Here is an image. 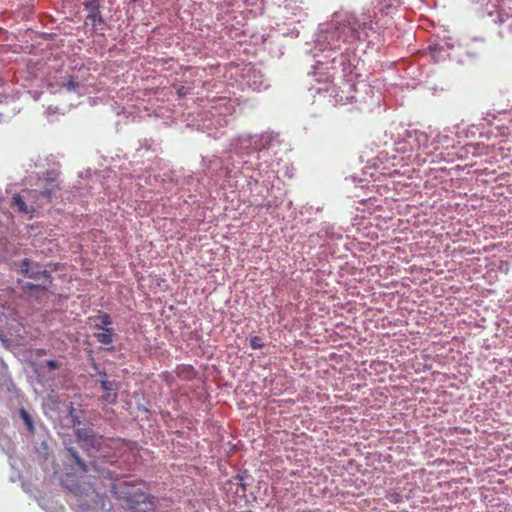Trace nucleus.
Instances as JSON below:
<instances>
[{"label":"nucleus","mask_w":512,"mask_h":512,"mask_svg":"<svg viewBox=\"0 0 512 512\" xmlns=\"http://www.w3.org/2000/svg\"><path fill=\"white\" fill-rule=\"evenodd\" d=\"M69 455L71 456V458L74 460V462L77 464V466L83 471V472H87V466L86 464L83 462V460L80 458L79 454L77 453V451L70 447L67 449Z\"/></svg>","instance_id":"obj_11"},{"label":"nucleus","mask_w":512,"mask_h":512,"mask_svg":"<svg viewBox=\"0 0 512 512\" xmlns=\"http://www.w3.org/2000/svg\"><path fill=\"white\" fill-rule=\"evenodd\" d=\"M46 365L50 370H56L59 368V364L55 360H47Z\"/></svg>","instance_id":"obj_15"},{"label":"nucleus","mask_w":512,"mask_h":512,"mask_svg":"<svg viewBox=\"0 0 512 512\" xmlns=\"http://www.w3.org/2000/svg\"><path fill=\"white\" fill-rule=\"evenodd\" d=\"M101 388L104 394L101 396V401L104 404H115L118 399L119 384L116 381L101 380Z\"/></svg>","instance_id":"obj_6"},{"label":"nucleus","mask_w":512,"mask_h":512,"mask_svg":"<svg viewBox=\"0 0 512 512\" xmlns=\"http://www.w3.org/2000/svg\"><path fill=\"white\" fill-rule=\"evenodd\" d=\"M115 493L126 499L130 509L135 512H150L151 503L149 502V496L141 490L126 481L114 485Z\"/></svg>","instance_id":"obj_2"},{"label":"nucleus","mask_w":512,"mask_h":512,"mask_svg":"<svg viewBox=\"0 0 512 512\" xmlns=\"http://www.w3.org/2000/svg\"><path fill=\"white\" fill-rule=\"evenodd\" d=\"M73 423H74V424H80V420L76 417V418L73 420Z\"/></svg>","instance_id":"obj_18"},{"label":"nucleus","mask_w":512,"mask_h":512,"mask_svg":"<svg viewBox=\"0 0 512 512\" xmlns=\"http://www.w3.org/2000/svg\"><path fill=\"white\" fill-rule=\"evenodd\" d=\"M361 25L353 15H345L336 27L338 37L343 42H349L357 37Z\"/></svg>","instance_id":"obj_5"},{"label":"nucleus","mask_w":512,"mask_h":512,"mask_svg":"<svg viewBox=\"0 0 512 512\" xmlns=\"http://www.w3.org/2000/svg\"><path fill=\"white\" fill-rule=\"evenodd\" d=\"M186 93H187V92H186L185 87H180V88L177 90V94H178V96H179V97H183V96H185V95H186Z\"/></svg>","instance_id":"obj_17"},{"label":"nucleus","mask_w":512,"mask_h":512,"mask_svg":"<svg viewBox=\"0 0 512 512\" xmlns=\"http://www.w3.org/2000/svg\"><path fill=\"white\" fill-rule=\"evenodd\" d=\"M234 481H230L229 484L230 485H236L238 488L241 489L242 493L244 494L246 492V485L245 483L243 482V478L240 476V475H237L235 478H234Z\"/></svg>","instance_id":"obj_13"},{"label":"nucleus","mask_w":512,"mask_h":512,"mask_svg":"<svg viewBox=\"0 0 512 512\" xmlns=\"http://www.w3.org/2000/svg\"><path fill=\"white\" fill-rule=\"evenodd\" d=\"M19 415H20L21 419L24 421V424H25L27 430L29 431V433L33 434L35 431V427H34V422H33L31 415L24 408H21L19 410Z\"/></svg>","instance_id":"obj_10"},{"label":"nucleus","mask_w":512,"mask_h":512,"mask_svg":"<svg viewBox=\"0 0 512 512\" xmlns=\"http://www.w3.org/2000/svg\"><path fill=\"white\" fill-rule=\"evenodd\" d=\"M99 320L101 322V324H99V325L102 327H105V328H107V326L111 325V323H112L111 317L107 313L101 314L99 316Z\"/></svg>","instance_id":"obj_14"},{"label":"nucleus","mask_w":512,"mask_h":512,"mask_svg":"<svg viewBox=\"0 0 512 512\" xmlns=\"http://www.w3.org/2000/svg\"><path fill=\"white\" fill-rule=\"evenodd\" d=\"M21 273L31 281L25 282L22 287L29 291L45 292L51 284V276L47 270H42L38 265L32 267L28 259L21 264Z\"/></svg>","instance_id":"obj_3"},{"label":"nucleus","mask_w":512,"mask_h":512,"mask_svg":"<svg viewBox=\"0 0 512 512\" xmlns=\"http://www.w3.org/2000/svg\"><path fill=\"white\" fill-rule=\"evenodd\" d=\"M84 9L87 12L85 25L91 26L94 32L102 31L105 22L100 12V1L88 0L84 3Z\"/></svg>","instance_id":"obj_4"},{"label":"nucleus","mask_w":512,"mask_h":512,"mask_svg":"<svg viewBox=\"0 0 512 512\" xmlns=\"http://www.w3.org/2000/svg\"><path fill=\"white\" fill-rule=\"evenodd\" d=\"M36 191H24V195L16 194L12 198V207L19 213L30 215L34 212V207L26 203V199H30Z\"/></svg>","instance_id":"obj_7"},{"label":"nucleus","mask_w":512,"mask_h":512,"mask_svg":"<svg viewBox=\"0 0 512 512\" xmlns=\"http://www.w3.org/2000/svg\"><path fill=\"white\" fill-rule=\"evenodd\" d=\"M46 180L48 181V187H45L40 192V196L44 198L47 202H50L54 193L60 189L57 173H55L54 171H48L46 173Z\"/></svg>","instance_id":"obj_8"},{"label":"nucleus","mask_w":512,"mask_h":512,"mask_svg":"<svg viewBox=\"0 0 512 512\" xmlns=\"http://www.w3.org/2000/svg\"><path fill=\"white\" fill-rule=\"evenodd\" d=\"M250 346L252 349H261L264 346V343L262 341V338L259 336H254L250 339Z\"/></svg>","instance_id":"obj_12"},{"label":"nucleus","mask_w":512,"mask_h":512,"mask_svg":"<svg viewBox=\"0 0 512 512\" xmlns=\"http://www.w3.org/2000/svg\"><path fill=\"white\" fill-rule=\"evenodd\" d=\"M75 435L80 447L94 457H110L111 451L119 446V440L104 438L89 428H78Z\"/></svg>","instance_id":"obj_1"},{"label":"nucleus","mask_w":512,"mask_h":512,"mask_svg":"<svg viewBox=\"0 0 512 512\" xmlns=\"http://www.w3.org/2000/svg\"><path fill=\"white\" fill-rule=\"evenodd\" d=\"M95 328L99 330L98 333H95V337H96L97 341L100 344L104 345L108 350H112L113 349V346H112V343H113L112 329L102 327L99 324H96Z\"/></svg>","instance_id":"obj_9"},{"label":"nucleus","mask_w":512,"mask_h":512,"mask_svg":"<svg viewBox=\"0 0 512 512\" xmlns=\"http://www.w3.org/2000/svg\"><path fill=\"white\" fill-rule=\"evenodd\" d=\"M65 86L67 90H75L78 87V83L71 79L66 83Z\"/></svg>","instance_id":"obj_16"}]
</instances>
